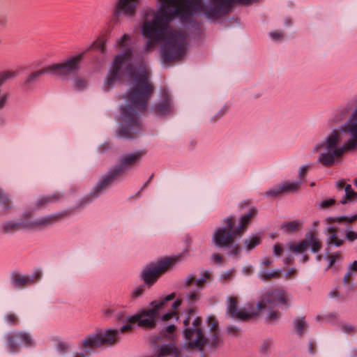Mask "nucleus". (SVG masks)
I'll use <instances>...</instances> for the list:
<instances>
[{
  "label": "nucleus",
  "instance_id": "obj_1",
  "mask_svg": "<svg viewBox=\"0 0 357 357\" xmlns=\"http://www.w3.org/2000/svg\"><path fill=\"white\" fill-rule=\"evenodd\" d=\"M263 0H158L157 11H146L142 31L147 39L146 51L161 45V58L169 64L182 60L187 52V35L173 28L170 23L178 17L181 23L195 37L204 35V23L196 14L202 13L206 18L217 21L229 15L236 6H250Z\"/></svg>",
  "mask_w": 357,
  "mask_h": 357
},
{
  "label": "nucleus",
  "instance_id": "obj_2",
  "mask_svg": "<svg viewBox=\"0 0 357 357\" xmlns=\"http://www.w3.org/2000/svg\"><path fill=\"white\" fill-rule=\"evenodd\" d=\"M116 47L120 54L114 57L105 82V90H109L116 82L131 81L132 86L126 97L128 105L121 108L119 135L125 138H133L142 130L138 116L146 110L154 87L149 81L150 71L145 62L140 61L136 67L130 63L133 51L130 36L124 34L118 40Z\"/></svg>",
  "mask_w": 357,
  "mask_h": 357
},
{
  "label": "nucleus",
  "instance_id": "obj_3",
  "mask_svg": "<svg viewBox=\"0 0 357 357\" xmlns=\"http://www.w3.org/2000/svg\"><path fill=\"white\" fill-rule=\"evenodd\" d=\"M341 131L350 137L342 146H339L342 140L341 132L335 130L326 137L324 142L314 148L315 151L320 153L318 160L324 167H331L340 162L344 153L357 149V107L342 127Z\"/></svg>",
  "mask_w": 357,
  "mask_h": 357
},
{
  "label": "nucleus",
  "instance_id": "obj_4",
  "mask_svg": "<svg viewBox=\"0 0 357 357\" xmlns=\"http://www.w3.org/2000/svg\"><path fill=\"white\" fill-rule=\"evenodd\" d=\"M106 39L104 36L98 37L85 51L77 55L70 56L63 62L50 65L40 70L30 74L26 84L33 82L43 73H50L54 75L66 76L75 73L79 70L80 63L84 54L91 50H97L104 54L105 52Z\"/></svg>",
  "mask_w": 357,
  "mask_h": 357
},
{
  "label": "nucleus",
  "instance_id": "obj_5",
  "mask_svg": "<svg viewBox=\"0 0 357 357\" xmlns=\"http://www.w3.org/2000/svg\"><path fill=\"white\" fill-rule=\"evenodd\" d=\"M257 214V211L252 208L250 212L241 217L239 226L236 228L234 217H229L225 220L226 227H218L213 234V241L218 247H227L232 244L235 238L241 236L247 229L251 219Z\"/></svg>",
  "mask_w": 357,
  "mask_h": 357
},
{
  "label": "nucleus",
  "instance_id": "obj_6",
  "mask_svg": "<svg viewBox=\"0 0 357 357\" xmlns=\"http://www.w3.org/2000/svg\"><path fill=\"white\" fill-rule=\"evenodd\" d=\"M289 305V298L287 292L282 289L276 288L268 289L262 295L257 308L259 310H268L269 312L266 319L268 321L273 322L280 317V313L275 309L287 308Z\"/></svg>",
  "mask_w": 357,
  "mask_h": 357
},
{
  "label": "nucleus",
  "instance_id": "obj_7",
  "mask_svg": "<svg viewBox=\"0 0 357 357\" xmlns=\"http://www.w3.org/2000/svg\"><path fill=\"white\" fill-rule=\"evenodd\" d=\"M144 153V151H139L123 156L120 159L119 163L110 170L107 175L96 186L94 192L92 193L93 197L98 196L103 190L110 186L114 181L124 175L127 171L130 169L141 159Z\"/></svg>",
  "mask_w": 357,
  "mask_h": 357
},
{
  "label": "nucleus",
  "instance_id": "obj_8",
  "mask_svg": "<svg viewBox=\"0 0 357 357\" xmlns=\"http://www.w3.org/2000/svg\"><path fill=\"white\" fill-rule=\"evenodd\" d=\"M175 298V294L172 293L167 296L160 302L153 301L151 303L153 307L151 309L144 310L139 314H136L130 318V324L123 326L121 328V333L128 332L132 329V324L138 323L139 326L144 328H153L155 325L156 319L159 317V310L165 307L168 301H172Z\"/></svg>",
  "mask_w": 357,
  "mask_h": 357
},
{
  "label": "nucleus",
  "instance_id": "obj_9",
  "mask_svg": "<svg viewBox=\"0 0 357 357\" xmlns=\"http://www.w3.org/2000/svg\"><path fill=\"white\" fill-rule=\"evenodd\" d=\"M195 311L194 308H190L187 313V317L184 320L185 329L184 335L189 348H196L202 349L207 342V339L204 336L202 328V319L197 317L190 326L192 318L195 316Z\"/></svg>",
  "mask_w": 357,
  "mask_h": 357
},
{
  "label": "nucleus",
  "instance_id": "obj_10",
  "mask_svg": "<svg viewBox=\"0 0 357 357\" xmlns=\"http://www.w3.org/2000/svg\"><path fill=\"white\" fill-rule=\"evenodd\" d=\"M119 331L117 330H107L85 337L80 344L82 349H91L102 345H113L118 342Z\"/></svg>",
  "mask_w": 357,
  "mask_h": 357
},
{
  "label": "nucleus",
  "instance_id": "obj_11",
  "mask_svg": "<svg viewBox=\"0 0 357 357\" xmlns=\"http://www.w3.org/2000/svg\"><path fill=\"white\" fill-rule=\"evenodd\" d=\"M178 259V257L165 258L160 261L157 264L145 269L142 273L144 282L149 285L153 284L157 279L173 266Z\"/></svg>",
  "mask_w": 357,
  "mask_h": 357
},
{
  "label": "nucleus",
  "instance_id": "obj_12",
  "mask_svg": "<svg viewBox=\"0 0 357 357\" xmlns=\"http://www.w3.org/2000/svg\"><path fill=\"white\" fill-rule=\"evenodd\" d=\"M61 216V214H56L41 218L33 222H30L26 219L24 222L21 223L8 222L4 225L3 229L6 232H10L22 228L44 227L54 223L59 220Z\"/></svg>",
  "mask_w": 357,
  "mask_h": 357
},
{
  "label": "nucleus",
  "instance_id": "obj_13",
  "mask_svg": "<svg viewBox=\"0 0 357 357\" xmlns=\"http://www.w3.org/2000/svg\"><path fill=\"white\" fill-rule=\"evenodd\" d=\"M309 247H311L313 252H317L321 249L322 244L314 233H310L306 239L291 243L289 246V250L296 254L303 253Z\"/></svg>",
  "mask_w": 357,
  "mask_h": 357
},
{
  "label": "nucleus",
  "instance_id": "obj_14",
  "mask_svg": "<svg viewBox=\"0 0 357 357\" xmlns=\"http://www.w3.org/2000/svg\"><path fill=\"white\" fill-rule=\"evenodd\" d=\"M17 341L26 346L32 344V338L31 335L25 332H17L8 335L7 344L11 352H16L19 350Z\"/></svg>",
  "mask_w": 357,
  "mask_h": 357
},
{
  "label": "nucleus",
  "instance_id": "obj_15",
  "mask_svg": "<svg viewBox=\"0 0 357 357\" xmlns=\"http://www.w3.org/2000/svg\"><path fill=\"white\" fill-rule=\"evenodd\" d=\"M41 275V272L39 271H36L31 277L14 272L11 275V281L15 287L22 289L28 284L36 282L40 278Z\"/></svg>",
  "mask_w": 357,
  "mask_h": 357
},
{
  "label": "nucleus",
  "instance_id": "obj_16",
  "mask_svg": "<svg viewBox=\"0 0 357 357\" xmlns=\"http://www.w3.org/2000/svg\"><path fill=\"white\" fill-rule=\"evenodd\" d=\"M237 298L231 296L229 298V303L227 306V311L229 315L240 320H247L252 318L255 314L248 312L243 309L238 310L237 308Z\"/></svg>",
  "mask_w": 357,
  "mask_h": 357
},
{
  "label": "nucleus",
  "instance_id": "obj_17",
  "mask_svg": "<svg viewBox=\"0 0 357 357\" xmlns=\"http://www.w3.org/2000/svg\"><path fill=\"white\" fill-rule=\"evenodd\" d=\"M139 0H119L114 10V15L121 13L128 16L135 15Z\"/></svg>",
  "mask_w": 357,
  "mask_h": 357
},
{
  "label": "nucleus",
  "instance_id": "obj_18",
  "mask_svg": "<svg viewBox=\"0 0 357 357\" xmlns=\"http://www.w3.org/2000/svg\"><path fill=\"white\" fill-rule=\"evenodd\" d=\"M173 110V105L170 95L167 91H163L162 100L154 108L157 115L163 116L170 114Z\"/></svg>",
  "mask_w": 357,
  "mask_h": 357
},
{
  "label": "nucleus",
  "instance_id": "obj_19",
  "mask_svg": "<svg viewBox=\"0 0 357 357\" xmlns=\"http://www.w3.org/2000/svg\"><path fill=\"white\" fill-rule=\"evenodd\" d=\"M301 186L300 182H286L278 188L269 190L266 192L267 197H276L284 192H295Z\"/></svg>",
  "mask_w": 357,
  "mask_h": 357
},
{
  "label": "nucleus",
  "instance_id": "obj_20",
  "mask_svg": "<svg viewBox=\"0 0 357 357\" xmlns=\"http://www.w3.org/2000/svg\"><path fill=\"white\" fill-rule=\"evenodd\" d=\"M172 356L173 357H181L179 349L173 343L162 345L158 350V357H166Z\"/></svg>",
  "mask_w": 357,
  "mask_h": 357
},
{
  "label": "nucleus",
  "instance_id": "obj_21",
  "mask_svg": "<svg viewBox=\"0 0 357 357\" xmlns=\"http://www.w3.org/2000/svg\"><path fill=\"white\" fill-rule=\"evenodd\" d=\"M208 326L213 332L211 344L213 347H217L219 344L220 337L218 332V323L215 317L211 316L208 318Z\"/></svg>",
  "mask_w": 357,
  "mask_h": 357
},
{
  "label": "nucleus",
  "instance_id": "obj_22",
  "mask_svg": "<svg viewBox=\"0 0 357 357\" xmlns=\"http://www.w3.org/2000/svg\"><path fill=\"white\" fill-rule=\"evenodd\" d=\"M351 109V107L350 105H346L343 107L338 109L333 114V116L331 119V121L334 123H340L344 121L349 116Z\"/></svg>",
  "mask_w": 357,
  "mask_h": 357
},
{
  "label": "nucleus",
  "instance_id": "obj_23",
  "mask_svg": "<svg viewBox=\"0 0 357 357\" xmlns=\"http://www.w3.org/2000/svg\"><path fill=\"white\" fill-rule=\"evenodd\" d=\"M337 229L334 227H331L328 229V245H335L340 247L344 243V240L339 238L337 235Z\"/></svg>",
  "mask_w": 357,
  "mask_h": 357
},
{
  "label": "nucleus",
  "instance_id": "obj_24",
  "mask_svg": "<svg viewBox=\"0 0 357 357\" xmlns=\"http://www.w3.org/2000/svg\"><path fill=\"white\" fill-rule=\"evenodd\" d=\"M211 273L208 271H205L203 274V278L201 279H197L193 275H190L186 281L188 286L195 284L198 287H202L207 280L211 279Z\"/></svg>",
  "mask_w": 357,
  "mask_h": 357
},
{
  "label": "nucleus",
  "instance_id": "obj_25",
  "mask_svg": "<svg viewBox=\"0 0 357 357\" xmlns=\"http://www.w3.org/2000/svg\"><path fill=\"white\" fill-rule=\"evenodd\" d=\"M357 220V215H354L351 217H337V218H332L328 217L326 219V222L327 224H332L333 222H339V223H352Z\"/></svg>",
  "mask_w": 357,
  "mask_h": 357
},
{
  "label": "nucleus",
  "instance_id": "obj_26",
  "mask_svg": "<svg viewBox=\"0 0 357 357\" xmlns=\"http://www.w3.org/2000/svg\"><path fill=\"white\" fill-rule=\"evenodd\" d=\"M281 275L280 271H273L268 272L265 268H262L259 273L260 278L265 281H268L272 278H279Z\"/></svg>",
  "mask_w": 357,
  "mask_h": 357
},
{
  "label": "nucleus",
  "instance_id": "obj_27",
  "mask_svg": "<svg viewBox=\"0 0 357 357\" xmlns=\"http://www.w3.org/2000/svg\"><path fill=\"white\" fill-rule=\"evenodd\" d=\"M181 301L179 300V299H177L176 301H175L173 303H172V311L170 312H167L166 314H165L162 317V319L163 321H168L170 319H172V317H175L176 319H177L178 318L177 314H176V309L181 305Z\"/></svg>",
  "mask_w": 357,
  "mask_h": 357
},
{
  "label": "nucleus",
  "instance_id": "obj_28",
  "mask_svg": "<svg viewBox=\"0 0 357 357\" xmlns=\"http://www.w3.org/2000/svg\"><path fill=\"white\" fill-rule=\"evenodd\" d=\"M301 222L298 220H294L289 222L284 223L282 229L286 232H292L298 230L301 227Z\"/></svg>",
  "mask_w": 357,
  "mask_h": 357
},
{
  "label": "nucleus",
  "instance_id": "obj_29",
  "mask_svg": "<svg viewBox=\"0 0 357 357\" xmlns=\"http://www.w3.org/2000/svg\"><path fill=\"white\" fill-rule=\"evenodd\" d=\"M296 331L299 335H303L307 328V325L303 318L298 317L295 320Z\"/></svg>",
  "mask_w": 357,
  "mask_h": 357
},
{
  "label": "nucleus",
  "instance_id": "obj_30",
  "mask_svg": "<svg viewBox=\"0 0 357 357\" xmlns=\"http://www.w3.org/2000/svg\"><path fill=\"white\" fill-rule=\"evenodd\" d=\"M175 331L176 326L174 325H170L162 330L160 335L162 337H167L169 340H173Z\"/></svg>",
  "mask_w": 357,
  "mask_h": 357
},
{
  "label": "nucleus",
  "instance_id": "obj_31",
  "mask_svg": "<svg viewBox=\"0 0 357 357\" xmlns=\"http://www.w3.org/2000/svg\"><path fill=\"white\" fill-rule=\"evenodd\" d=\"M59 198V195L58 194H54L52 196L43 197L38 199L37 205L38 207H40L43 206L45 204L54 202Z\"/></svg>",
  "mask_w": 357,
  "mask_h": 357
},
{
  "label": "nucleus",
  "instance_id": "obj_32",
  "mask_svg": "<svg viewBox=\"0 0 357 357\" xmlns=\"http://www.w3.org/2000/svg\"><path fill=\"white\" fill-rule=\"evenodd\" d=\"M261 239L259 236H252L250 239L245 241L246 248L248 251H250L260 243Z\"/></svg>",
  "mask_w": 357,
  "mask_h": 357
},
{
  "label": "nucleus",
  "instance_id": "obj_33",
  "mask_svg": "<svg viewBox=\"0 0 357 357\" xmlns=\"http://www.w3.org/2000/svg\"><path fill=\"white\" fill-rule=\"evenodd\" d=\"M87 86V81L81 77H77L74 80V88L77 91L84 89Z\"/></svg>",
  "mask_w": 357,
  "mask_h": 357
},
{
  "label": "nucleus",
  "instance_id": "obj_34",
  "mask_svg": "<svg viewBox=\"0 0 357 357\" xmlns=\"http://www.w3.org/2000/svg\"><path fill=\"white\" fill-rule=\"evenodd\" d=\"M6 321L11 325H17L18 324V318L13 313H9L6 316Z\"/></svg>",
  "mask_w": 357,
  "mask_h": 357
},
{
  "label": "nucleus",
  "instance_id": "obj_35",
  "mask_svg": "<svg viewBox=\"0 0 357 357\" xmlns=\"http://www.w3.org/2000/svg\"><path fill=\"white\" fill-rule=\"evenodd\" d=\"M346 198L347 199H354L357 195L354 192L350 185L345 187Z\"/></svg>",
  "mask_w": 357,
  "mask_h": 357
},
{
  "label": "nucleus",
  "instance_id": "obj_36",
  "mask_svg": "<svg viewBox=\"0 0 357 357\" xmlns=\"http://www.w3.org/2000/svg\"><path fill=\"white\" fill-rule=\"evenodd\" d=\"M340 257H341V255L338 252L335 253V254L329 255L328 257V258L329 259V266L328 267L333 266V264H335V262L336 261V260H337Z\"/></svg>",
  "mask_w": 357,
  "mask_h": 357
},
{
  "label": "nucleus",
  "instance_id": "obj_37",
  "mask_svg": "<svg viewBox=\"0 0 357 357\" xmlns=\"http://www.w3.org/2000/svg\"><path fill=\"white\" fill-rule=\"evenodd\" d=\"M342 331L348 334H353L357 331V329L352 325L347 324L342 326Z\"/></svg>",
  "mask_w": 357,
  "mask_h": 357
},
{
  "label": "nucleus",
  "instance_id": "obj_38",
  "mask_svg": "<svg viewBox=\"0 0 357 357\" xmlns=\"http://www.w3.org/2000/svg\"><path fill=\"white\" fill-rule=\"evenodd\" d=\"M144 291V286H139L133 290V291L132 292V297L133 298H136L139 297V296H141Z\"/></svg>",
  "mask_w": 357,
  "mask_h": 357
},
{
  "label": "nucleus",
  "instance_id": "obj_39",
  "mask_svg": "<svg viewBox=\"0 0 357 357\" xmlns=\"http://www.w3.org/2000/svg\"><path fill=\"white\" fill-rule=\"evenodd\" d=\"M270 36L273 40L278 41L282 39L283 33L280 31H275L270 33Z\"/></svg>",
  "mask_w": 357,
  "mask_h": 357
},
{
  "label": "nucleus",
  "instance_id": "obj_40",
  "mask_svg": "<svg viewBox=\"0 0 357 357\" xmlns=\"http://www.w3.org/2000/svg\"><path fill=\"white\" fill-rule=\"evenodd\" d=\"M69 348H70V345H69V344H68L66 342H61L57 344L58 351L60 352H62V353L68 351Z\"/></svg>",
  "mask_w": 357,
  "mask_h": 357
},
{
  "label": "nucleus",
  "instance_id": "obj_41",
  "mask_svg": "<svg viewBox=\"0 0 357 357\" xmlns=\"http://www.w3.org/2000/svg\"><path fill=\"white\" fill-rule=\"evenodd\" d=\"M199 298V292L198 291H193L190 292L188 295V299L190 300V303H195L196 302Z\"/></svg>",
  "mask_w": 357,
  "mask_h": 357
},
{
  "label": "nucleus",
  "instance_id": "obj_42",
  "mask_svg": "<svg viewBox=\"0 0 357 357\" xmlns=\"http://www.w3.org/2000/svg\"><path fill=\"white\" fill-rule=\"evenodd\" d=\"M335 201L333 199H329L326 200H324L321 204V207L323 208H326L335 204Z\"/></svg>",
  "mask_w": 357,
  "mask_h": 357
},
{
  "label": "nucleus",
  "instance_id": "obj_43",
  "mask_svg": "<svg viewBox=\"0 0 357 357\" xmlns=\"http://www.w3.org/2000/svg\"><path fill=\"white\" fill-rule=\"evenodd\" d=\"M282 251H283V248L280 244L276 243L274 245L273 252L275 256H278V257L280 256L282 253Z\"/></svg>",
  "mask_w": 357,
  "mask_h": 357
},
{
  "label": "nucleus",
  "instance_id": "obj_44",
  "mask_svg": "<svg viewBox=\"0 0 357 357\" xmlns=\"http://www.w3.org/2000/svg\"><path fill=\"white\" fill-rule=\"evenodd\" d=\"M346 238L349 241H354L357 238V233L353 231H349L346 232Z\"/></svg>",
  "mask_w": 357,
  "mask_h": 357
},
{
  "label": "nucleus",
  "instance_id": "obj_45",
  "mask_svg": "<svg viewBox=\"0 0 357 357\" xmlns=\"http://www.w3.org/2000/svg\"><path fill=\"white\" fill-rule=\"evenodd\" d=\"M228 333L233 335H238L239 333V329L234 326H229L227 327Z\"/></svg>",
  "mask_w": 357,
  "mask_h": 357
},
{
  "label": "nucleus",
  "instance_id": "obj_46",
  "mask_svg": "<svg viewBox=\"0 0 357 357\" xmlns=\"http://www.w3.org/2000/svg\"><path fill=\"white\" fill-rule=\"evenodd\" d=\"M310 167H311V166H310V165H306V166L301 167V169L299 172V178H303L305 176L308 170L310 169Z\"/></svg>",
  "mask_w": 357,
  "mask_h": 357
},
{
  "label": "nucleus",
  "instance_id": "obj_47",
  "mask_svg": "<svg viewBox=\"0 0 357 357\" xmlns=\"http://www.w3.org/2000/svg\"><path fill=\"white\" fill-rule=\"evenodd\" d=\"M296 275V270L294 268L289 269L286 273L287 279H290L295 277Z\"/></svg>",
  "mask_w": 357,
  "mask_h": 357
},
{
  "label": "nucleus",
  "instance_id": "obj_48",
  "mask_svg": "<svg viewBox=\"0 0 357 357\" xmlns=\"http://www.w3.org/2000/svg\"><path fill=\"white\" fill-rule=\"evenodd\" d=\"M223 257L220 254H214L213 255V260L215 264H221L222 261Z\"/></svg>",
  "mask_w": 357,
  "mask_h": 357
},
{
  "label": "nucleus",
  "instance_id": "obj_49",
  "mask_svg": "<svg viewBox=\"0 0 357 357\" xmlns=\"http://www.w3.org/2000/svg\"><path fill=\"white\" fill-rule=\"evenodd\" d=\"M273 263V259L270 257H265L262 262H261V266H269L270 264H271Z\"/></svg>",
  "mask_w": 357,
  "mask_h": 357
},
{
  "label": "nucleus",
  "instance_id": "obj_50",
  "mask_svg": "<svg viewBox=\"0 0 357 357\" xmlns=\"http://www.w3.org/2000/svg\"><path fill=\"white\" fill-rule=\"evenodd\" d=\"M8 94H3L2 96H0V108L3 107L5 105L8 99Z\"/></svg>",
  "mask_w": 357,
  "mask_h": 357
},
{
  "label": "nucleus",
  "instance_id": "obj_51",
  "mask_svg": "<svg viewBox=\"0 0 357 357\" xmlns=\"http://www.w3.org/2000/svg\"><path fill=\"white\" fill-rule=\"evenodd\" d=\"M309 351L310 354H314L316 350V344L313 341H310L308 345Z\"/></svg>",
  "mask_w": 357,
  "mask_h": 357
},
{
  "label": "nucleus",
  "instance_id": "obj_52",
  "mask_svg": "<svg viewBox=\"0 0 357 357\" xmlns=\"http://www.w3.org/2000/svg\"><path fill=\"white\" fill-rule=\"evenodd\" d=\"M352 278V273L349 271L344 278V282L345 284H349Z\"/></svg>",
  "mask_w": 357,
  "mask_h": 357
},
{
  "label": "nucleus",
  "instance_id": "obj_53",
  "mask_svg": "<svg viewBox=\"0 0 357 357\" xmlns=\"http://www.w3.org/2000/svg\"><path fill=\"white\" fill-rule=\"evenodd\" d=\"M271 344V341L266 340L264 342L261 349L263 351L266 352L268 349L270 348Z\"/></svg>",
  "mask_w": 357,
  "mask_h": 357
},
{
  "label": "nucleus",
  "instance_id": "obj_54",
  "mask_svg": "<svg viewBox=\"0 0 357 357\" xmlns=\"http://www.w3.org/2000/svg\"><path fill=\"white\" fill-rule=\"evenodd\" d=\"M252 271H253V268H252V267L251 266H245V267H244V268H243V271L244 274H245V275H250V273H252Z\"/></svg>",
  "mask_w": 357,
  "mask_h": 357
},
{
  "label": "nucleus",
  "instance_id": "obj_55",
  "mask_svg": "<svg viewBox=\"0 0 357 357\" xmlns=\"http://www.w3.org/2000/svg\"><path fill=\"white\" fill-rule=\"evenodd\" d=\"M241 251V248L239 247V245H236L233 248L231 252V255H238Z\"/></svg>",
  "mask_w": 357,
  "mask_h": 357
},
{
  "label": "nucleus",
  "instance_id": "obj_56",
  "mask_svg": "<svg viewBox=\"0 0 357 357\" xmlns=\"http://www.w3.org/2000/svg\"><path fill=\"white\" fill-rule=\"evenodd\" d=\"M114 310L112 308H107L103 310V313L106 317H109L110 314L113 313Z\"/></svg>",
  "mask_w": 357,
  "mask_h": 357
},
{
  "label": "nucleus",
  "instance_id": "obj_57",
  "mask_svg": "<svg viewBox=\"0 0 357 357\" xmlns=\"http://www.w3.org/2000/svg\"><path fill=\"white\" fill-rule=\"evenodd\" d=\"M292 261H293V258L291 256L284 257L283 259L284 264H290L292 262Z\"/></svg>",
  "mask_w": 357,
  "mask_h": 357
},
{
  "label": "nucleus",
  "instance_id": "obj_58",
  "mask_svg": "<svg viewBox=\"0 0 357 357\" xmlns=\"http://www.w3.org/2000/svg\"><path fill=\"white\" fill-rule=\"evenodd\" d=\"M232 275H233V271H229V272L224 274L223 277L225 280H228V279L231 278L232 277Z\"/></svg>",
  "mask_w": 357,
  "mask_h": 357
},
{
  "label": "nucleus",
  "instance_id": "obj_59",
  "mask_svg": "<svg viewBox=\"0 0 357 357\" xmlns=\"http://www.w3.org/2000/svg\"><path fill=\"white\" fill-rule=\"evenodd\" d=\"M338 294H339V292L337 290H334V291H331L330 295L331 297L335 298L338 296Z\"/></svg>",
  "mask_w": 357,
  "mask_h": 357
},
{
  "label": "nucleus",
  "instance_id": "obj_60",
  "mask_svg": "<svg viewBox=\"0 0 357 357\" xmlns=\"http://www.w3.org/2000/svg\"><path fill=\"white\" fill-rule=\"evenodd\" d=\"M351 270L357 271V261H355L351 266Z\"/></svg>",
  "mask_w": 357,
  "mask_h": 357
},
{
  "label": "nucleus",
  "instance_id": "obj_61",
  "mask_svg": "<svg viewBox=\"0 0 357 357\" xmlns=\"http://www.w3.org/2000/svg\"><path fill=\"white\" fill-rule=\"evenodd\" d=\"M308 259H309V257L307 255H305L303 257V263L307 262L308 261Z\"/></svg>",
  "mask_w": 357,
  "mask_h": 357
},
{
  "label": "nucleus",
  "instance_id": "obj_62",
  "mask_svg": "<svg viewBox=\"0 0 357 357\" xmlns=\"http://www.w3.org/2000/svg\"><path fill=\"white\" fill-rule=\"evenodd\" d=\"M344 183H342V182H340V183H338V187H339L340 188H344Z\"/></svg>",
  "mask_w": 357,
  "mask_h": 357
},
{
  "label": "nucleus",
  "instance_id": "obj_63",
  "mask_svg": "<svg viewBox=\"0 0 357 357\" xmlns=\"http://www.w3.org/2000/svg\"><path fill=\"white\" fill-rule=\"evenodd\" d=\"M285 24H286L287 26L290 25V24H291V20H289V19H287V20H285Z\"/></svg>",
  "mask_w": 357,
  "mask_h": 357
},
{
  "label": "nucleus",
  "instance_id": "obj_64",
  "mask_svg": "<svg viewBox=\"0 0 357 357\" xmlns=\"http://www.w3.org/2000/svg\"><path fill=\"white\" fill-rule=\"evenodd\" d=\"M75 357H85V355L83 354H77Z\"/></svg>",
  "mask_w": 357,
  "mask_h": 357
}]
</instances>
